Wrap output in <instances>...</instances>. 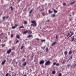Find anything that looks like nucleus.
Listing matches in <instances>:
<instances>
[{"instance_id":"17","label":"nucleus","mask_w":76,"mask_h":76,"mask_svg":"<svg viewBox=\"0 0 76 76\" xmlns=\"http://www.w3.org/2000/svg\"><path fill=\"white\" fill-rule=\"evenodd\" d=\"M53 11L54 12V13H57V11L55 9L53 10Z\"/></svg>"},{"instance_id":"43","label":"nucleus","mask_w":76,"mask_h":76,"mask_svg":"<svg viewBox=\"0 0 76 76\" xmlns=\"http://www.w3.org/2000/svg\"><path fill=\"white\" fill-rule=\"evenodd\" d=\"M70 66V64H68L67 65V66L68 67H69Z\"/></svg>"},{"instance_id":"48","label":"nucleus","mask_w":76,"mask_h":76,"mask_svg":"<svg viewBox=\"0 0 76 76\" xmlns=\"http://www.w3.org/2000/svg\"><path fill=\"white\" fill-rule=\"evenodd\" d=\"M1 35H3V33H1Z\"/></svg>"},{"instance_id":"40","label":"nucleus","mask_w":76,"mask_h":76,"mask_svg":"<svg viewBox=\"0 0 76 76\" xmlns=\"http://www.w3.org/2000/svg\"><path fill=\"white\" fill-rule=\"evenodd\" d=\"M72 56H71L70 58H69V60H70V59H72Z\"/></svg>"},{"instance_id":"4","label":"nucleus","mask_w":76,"mask_h":76,"mask_svg":"<svg viewBox=\"0 0 76 76\" xmlns=\"http://www.w3.org/2000/svg\"><path fill=\"white\" fill-rule=\"evenodd\" d=\"M12 52V50L11 49H10L8 50L7 52V53L8 54H9Z\"/></svg>"},{"instance_id":"22","label":"nucleus","mask_w":76,"mask_h":76,"mask_svg":"<svg viewBox=\"0 0 76 76\" xmlns=\"http://www.w3.org/2000/svg\"><path fill=\"white\" fill-rule=\"evenodd\" d=\"M16 37H17L18 39H19V38H20V37H19V36L18 35Z\"/></svg>"},{"instance_id":"12","label":"nucleus","mask_w":76,"mask_h":76,"mask_svg":"<svg viewBox=\"0 0 76 76\" xmlns=\"http://www.w3.org/2000/svg\"><path fill=\"white\" fill-rule=\"evenodd\" d=\"M64 54L65 55H67V51H65L64 52Z\"/></svg>"},{"instance_id":"11","label":"nucleus","mask_w":76,"mask_h":76,"mask_svg":"<svg viewBox=\"0 0 76 76\" xmlns=\"http://www.w3.org/2000/svg\"><path fill=\"white\" fill-rule=\"evenodd\" d=\"M45 47H46V45H45L44 47H41V48H42V49H43L44 50V49H45Z\"/></svg>"},{"instance_id":"28","label":"nucleus","mask_w":76,"mask_h":76,"mask_svg":"<svg viewBox=\"0 0 76 76\" xmlns=\"http://www.w3.org/2000/svg\"><path fill=\"white\" fill-rule=\"evenodd\" d=\"M56 65L57 66H59V63H58L57 64H56Z\"/></svg>"},{"instance_id":"61","label":"nucleus","mask_w":76,"mask_h":76,"mask_svg":"<svg viewBox=\"0 0 76 76\" xmlns=\"http://www.w3.org/2000/svg\"><path fill=\"white\" fill-rule=\"evenodd\" d=\"M75 65H76V64H75Z\"/></svg>"},{"instance_id":"59","label":"nucleus","mask_w":76,"mask_h":76,"mask_svg":"<svg viewBox=\"0 0 76 76\" xmlns=\"http://www.w3.org/2000/svg\"><path fill=\"white\" fill-rule=\"evenodd\" d=\"M9 76H11V75H9Z\"/></svg>"},{"instance_id":"60","label":"nucleus","mask_w":76,"mask_h":76,"mask_svg":"<svg viewBox=\"0 0 76 76\" xmlns=\"http://www.w3.org/2000/svg\"><path fill=\"white\" fill-rule=\"evenodd\" d=\"M42 10H41L40 11H42Z\"/></svg>"},{"instance_id":"19","label":"nucleus","mask_w":76,"mask_h":76,"mask_svg":"<svg viewBox=\"0 0 76 76\" xmlns=\"http://www.w3.org/2000/svg\"><path fill=\"white\" fill-rule=\"evenodd\" d=\"M48 12L49 13H53V11H50V10H48Z\"/></svg>"},{"instance_id":"15","label":"nucleus","mask_w":76,"mask_h":76,"mask_svg":"<svg viewBox=\"0 0 76 76\" xmlns=\"http://www.w3.org/2000/svg\"><path fill=\"white\" fill-rule=\"evenodd\" d=\"M23 34H26L27 33H28V32L27 31V30L26 31H24L23 32Z\"/></svg>"},{"instance_id":"36","label":"nucleus","mask_w":76,"mask_h":76,"mask_svg":"<svg viewBox=\"0 0 76 76\" xmlns=\"http://www.w3.org/2000/svg\"><path fill=\"white\" fill-rule=\"evenodd\" d=\"M41 42H45V40H42L41 41Z\"/></svg>"},{"instance_id":"56","label":"nucleus","mask_w":76,"mask_h":76,"mask_svg":"<svg viewBox=\"0 0 76 76\" xmlns=\"http://www.w3.org/2000/svg\"><path fill=\"white\" fill-rule=\"evenodd\" d=\"M7 37H6V39H7Z\"/></svg>"},{"instance_id":"50","label":"nucleus","mask_w":76,"mask_h":76,"mask_svg":"<svg viewBox=\"0 0 76 76\" xmlns=\"http://www.w3.org/2000/svg\"><path fill=\"white\" fill-rule=\"evenodd\" d=\"M7 27L8 26V25H7Z\"/></svg>"},{"instance_id":"9","label":"nucleus","mask_w":76,"mask_h":76,"mask_svg":"<svg viewBox=\"0 0 76 76\" xmlns=\"http://www.w3.org/2000/svg\"><path fill=\"white\" fill-rule=\"evenodd\" d=\"M56 43H57V42H54L52 44V46L54 45V44H56Z\"/></svg>"},{"instance_id":"45","label":"nucleus","mask_w":76,"mask_h":76,"mask_svg":"<svg viewBox=\"0 0 76 76\" xmlns=\"http://www.w3.org/2000/svg\"><path fill=\"white\" fill-rule=\"evenodd\" d=\"M3 19H5V17H4L3 18Z\"/></svg>"},{"instance_id":"39","label":"nucleus","mask_w":76,"mask_h":76,"mask_svg":"<svg viewBox=\"0 0 76 76\" xmlns=\"http://www.w3.org/2000/svg\"><path fill=\"white\" fill-rule=\"evenodd\" d=\"M8 75H9V74L7 73L6 74V76H8Z\"/></svg>"},{"instance_id":"44","label":"nucleus","mask_w":76,"mask_h":76,"mask_svg":"<svg viewBox=\"0 0 76 76\" xmlns=\"http://www.w3.org/2000/svg\"><path fill=\"white\" fill-rule=\"evenodd\" d=\"M17 26H18V25L15 24V27H16H16H17Z\"/></svg>"},{"instance_id":"23","label":"nucleus","mask_w":76,"mask_h":76,"mask_svg":"<svg viewBox=\"0 0 76 76\" xmlns=\"http://www.w3.org/2000/svg\"><path fill=\"white\" fill-rule=\"evenodd\" d=\"M24 28V26H21L20 27V29H21V28Z\"/></svg>"},{"instance_id":"53","label":"nucleus","mask_w":76,"mask_h":76,"mask_svg":"<svg viewBox=\"0 0 76 76\" xmlns=\"http://www.w3.org/2000/svg\"><path fill=\"white\" fill-rule=\"evenodd\" d=\"M70 16H72V15H70Z\"/></svg>"},{"instance_id":"46","label":"nucleus","mask_w":76,"mask_h":76,"mask_svg":"<svg viewBox=\"0 0 76 76\" xmlns=\"http://www.w3.org/2000/svg\"><path fill=\"white\" fill-rule=\"evenodd\" d=\"M18 40H17V41L16 42V43H18Z\"/></svg>"},{"instance_id":"47","label":"nucleus","mask_w":76,"mask_h":76,"mask_svg":"<svg viewBox=\"0 0 76 76\" xmlns=\"http://www.w3.org/2000/svg\"><path fill=\"white\" fill-rule=\"evenodd\" d=\"M47 22H50V20H47Z\"/></svg>"},{"instance_id":"24","label":"nucleus","mask_w":76,"mask_h":76,"mask_svg":"<svg viewBox=\"0 0 76 76\" xmlns=\"http://www.w3.org/2000/svg\"><path fill=\"white\" fill-rule=\"evenodd\" d=\"M52 73L53 74H55L56 73V71H53L52 72Z\"/></svg>"},{"instance_id":"20","label":"nucleus","mask_w":76,"mask_h":76,"mask_svg":"<svg viewBox=\"0 0 76 76\" xmlns=\"http://www.w3.org/2000/svg\"><path fill=\"white\" fill-rule=\"evenodd\" d=\"M56 62H54L53 63V66H55V65H56Z\"/></svg>"},{"instance_id":"5","label":"nucleus","mask_w":76,"mask_h":76,"mask_svg":"<svg viewBox=\"0 0 76 76\" xmlns=\"http://www.w3.org/2000/svg\"><path fill=\"white\" fill-rule=\"evenodd\" d=\"M44 63V61L42 60L39 62L40 64H43Z\"/></svg>"},{"instance_id":"1","label":"nucleus","mask_w":76,"mask_h":76,"mask_svg":"<svg viewBox=\"0 0 76 76\" xmlns=\"http://www.w3.org/2000/svg\"><path fill=\"white\" fill-rule=\"evenodd\" d=\"M31 23H33V24H31V26H34V25H35L36 26H37V23H35V21H33L31 22Z\"/></svg>"},{"instance_id":"14","label":"nucleus","mask_w":76,"mask_h":76,"mask_svg":"<svg viewBox=\"0 0 76 76\" xmlns=\"http://www.w3.org/2000/svg\"><path fill=\"white\" fill-rule=\"evenodd\" d=\"M74 39H75V37H74V36H73L72 39V41H74Z\"/></svg>"},{"instance_id":"29","label":"nucleus","mask_w":76,"mask_h":76,"mask_svg":"<svg viewBox=\"0 0 76 76\" xmlns=\"http://www.w3.org/2000/svg\"><path fill=\"white\" fill-rule=\"evenodd\" d=\"M23 47H24V46H22L21 48V50H22V49H23Z\"/></svg>"},{"instance_id":"55","label":"nucleus","mask_w":76,"mask_h":76,"mask_svg":"<svg viewBox=\"0 0 76 76\" xmlns=\"http://www.w3.org/2000/svg\"><path fill=\"white\" fill-rule=\"evenodd\" d=\"M1 41V39H0V41Z\"/></svg>"},{"instance_id":"3","label":"nucleus","mask_w":76,"mask_h":76,"mask_svg":"<svg viewBox=\"0 0 76 76\" xmlns=\"http://www.w3.org/2000/svg\"><path fill=\"white\" fill-rule=\"evenodd\" d=\"M27 31V33H28V34H32V31H31V30H28Z\"/></svg>"},{"instance_id":"18","label":"nucleus","mask_w":76,"mask_h":76,"mask_svg":"<svg viewBox=\"0 0 76 76\" xmlns=\"http://www.w3.org/2000/svg\"><path fill=\"white\" fill-rule=\"evenodd\" d=\"M63 4L64 6H66V3H63Z\"/></svg>"},{"instance_id":"52","label":"nucleus","mask_w":76,"mask_h":76,"mask_svg":"<svg viewBox=\"0 0 76 76\" xmlns=\"http://www.w3.org/2000/svg\"><path fill=\"white\" fill-rule=\"evenodd\" d=\"M70 33H72V31H70Z\"/></svg>"},{"instance_id":"31","label":"nucleus","mask_w":76,"mask_h":76,"mask_svg":"<svg viewBox=\"0 0 76 76\" xmlns=\"http://www.w3.org/2000/svg\"><path fill=\"white\" fill-rule=\"evenodd\" d=\"M24 24H25V25L26 24H27V21H25L24 22Z\"/></svg>"},{"instance_id":"58","label":"nucleus","mask_w":76,"mask_h":76,"mask_svg":"<svg viewBox=\"0 0 76 76\" xmlns=\"http://www.w3.org/2000/svg\"><path fill=\"white\" fill-rule=\"evenodd\" d=\"M70 10H69V12H70Z\"/></svg>"},{"instance_id":"37","label":"nucleus","mask_w":76,"mask_h":76,"mask_svg":"<svg viewBox=\"0 0 76 76\" xmlns=\"http://www.w3.org/2000/svg\"><path fill=\"white\" fill-rule=\"evenodd\" d=\"M69 35H70V33H68V35H67V37H69Z\"/></svg>"},{"instance_id":"27","label":"nucleus","mask_w":76,"mask_h":76,"mask_svg":"<svg viewBox=\"0 0 76 76\" xmlns=\"http://www.w3.org/2000/svg\"><path fill=\"white\" fill-rule=\"evenodd\" d=\"M16 27L13 26L12 27V29H15Z\"/></svg>"},{"instance_id":"6","label":"nucleus","mask_w":76,"mask_h":76,"mask_svg":"<svg viewBox=\"0 0 76 76\" xmlns=\"http://www.w3.org/2000/svg\"><path fill=\"white\" fill-rule=\"evenodd\" d=\"M6 61L4 60V61L2 63V65H3L5 63H6Z\"/></svg>"},{"instance_id":"42","label":"nucleus","mask_w":76,"mask_h":76,"mask_svg":"<svg viewBox=\"0 0 76 76\" xmlns=\"http://www.w3.org/2000/svg\"><path fill=\"white\" fill-rule=\"evenodd\" d=\"M25 50H23L22 51V53H23H23H25Z\"/></svg>"},{"instance_id":"10","label":"nucleus","mask_w":76,"mask_h":76,"mask_svg":"<svg viewBox=\"0 0 76 76\" xmlns=\"http://www.w3.org/2000/svg\"><path fill=\"white\" fill-rule=\"evenodd\" d=\"M26 64H27L26 62H25L23 64V66H25L26 65Z\"/></svg>"},{"instance_id":"34","label":"nucleus","mask_w":76,"mask_h":76,"mask_svg":"<svg viewBox=\"0 0 76 76\" xmlns=\"http://www.w3.org/2000/svg\"><path fill=\"white\" fill-rule=\"evenodd\" d=\"M11 37H13V34H12L11 35Z\"/></svg>"},{"instance_id":"57","label":"nucleus","mask_w":76,"mask_h":76,"mask_svg":"<svg viewBox=\"0 0 76 76\" xmlns=\"http://www.w3.org/2000/svg\"><path fill=\"white\" fill-rule=\"evenodd\" d=\"M69 37H69H69H68V38H69Z\"/></svg>"},{"instance_id":"51","label":"nucleus","mask_w":76,"mask_h":76,"mask_svg":"<svg viewBox=\"0 0 76 76\" xmlns=\"http://www.w3.org/2000/svg\"><path fill=\"white\" fill-rule=\"evenodd\" d=\"M71 19L70 18L69 21H71Z\"/></svg>"},{"instance_id":"16","label":"nucleus","mask_w":76,"mask_h":76,"mask_svg":"<svg viewBox=\"0 0 76 76\" xmlns=\"http://www.w3.org/2000/svg\"><path fill=\"white\" fill-rule=\"evenodd\" d=\"M71 54H72V52L70 51L69 52V55H70Z\"/></svg>"},{"instance_id":"7","label":"nucleus","mask_w":76,"mask_h":76,"mask_svg":"<svg viewBox=\"0 0 76 76\" xmlns=\"http://www.w3.org/2000/svg\"><path fill=\"white\" fill-rule=\"evenodd\" d=\"M52 17H53V18H54L55 16H56V15L54 14H52L51 15Z\"/></svg>"},{"instance_id":"41","label":"nucleus","mask_w":76,"mask_h":76,"mask_svg":"<svg viewBox=\"0 0 76 76\" xmlns=\"http://www.w3.org/2000/svg\"><path fill=\"white\" fill-rule=\"evenodd\" d=\"M59 76H61V75H62L61 74V73L59 74Z\"/></svg>"},{"instance_id":"8","label":"nucleus","mask_w":76,"mask_h":76,"mask_svg":"<svg viewBox=\"0 0 76 76\" xmlns=\"http://www.w3.org/2000/svg\"><path fill=\"white\" fill-rule=\"evenodd\" d=\"M73 34H74V32L72 33L71 35L69 36V37H72V36L73 35Z\"/></svg>"},{"instance_id":"30","label":"nucleus","mask_w":76,"mask_h":76,"mask_svg":"<svg viewBox=\"0 0 76 76\" xmlns=\"http://www.w3.org/2000/svg\"><path fill=\"white\" fill-rule=\"evenodd\" d=\"M42 15L43 16H44L45 15V14L44 13H43Z\"/></svg>"},{"instance_id":"26","label":"nucleus","mask_w":76,"mask_h":76,"mask_svg":"<svg viewBox=\"0 0 76 76\" xmlns=\"http://www.w3.org/2000/svg\"><path fill=\"white\" fill-rule=\"evenodd\" d=\"M33 12L32 10H31L29 12L30 13H31Z\"/></svg>"},{"instance_id":"38","label":"nucleus","mask_w":76,"mask_h":76,"mask_svg":"<svg viewBox=\"0 0 76 76\" xmlns=\"http://www.w3.org/2000/svg\"><path fill=\"white\" fill-rule=\"evenodd\" d=\"M36 39L37 40V41H39V39H38V38H37Z\"/></svg>"},{"instance_id":"2","label":"nucleus","mask_w":76,"mask_h":76,"mask_svg":"<svg viewBox=\"0 0 76 76\" xmlns=\"http://www.w3.org/2000/svg\"><path fill=\"white\" fill-rule=\"evenodd\" d=\"M49 64H50V60H48L46 62L45 64V65L47 66L49 65Z\"/></svg>"},{"instance_id":"25","label":"nucleus","mask_w":76,"mask_h":76,"mask_svg":"<svg viewBox=\"0 0 76 76\" xmlns=\"http://www.w3.org/2000/svg\"><path fill=\"white\" fill-rule=\"evenodd\" d=\"M46 52H47L48 51V48H46Z\"/></svg>"},{"instance_id":"32","label":"nucleus","mask_w":76,"mask_h":76,"mask_svg":"<svg viewBox=\"0 0 76 76\" xmlns=\"http://www.w3.org/2000/svg\"><path fill=\"white\" fill-rule=\"evenodd\" d=\"M2 46L3 47H4V46H5V44H2Z\"/></svg>"},{"instance_id":"35","label":"nucleus","mask_w":76,"mask_h":76,"mask_svg":"<svg viewBox=\"0 0 76 76\" xmlns=\"http://www.w3.org/2000/svg\"><path fill=\"white\" fill-rule=\"evenodd\" d=\"M10 8H11V10H13V8L12 7H10Z\"/></svg>"},{"instance_id":"54","label":"nucleus","mask_w":76,"mask_h":76,"mask_svg":"<svg viewBox=\"0 0 76 76\" xmlns=\"http://www.w3.org/2000/svg\"><path fill=\"white\" fill-rule=\"evenodd\" d=\"M73 15H74V13L73 14Z\"/></svg>"},{"instance_id":"33","label":"nucleus","mask_w":76,"mask_h":76,"mask_svg":"<svg viewBox=\"0 0 76 76\" xmlns=\"http://www.w3.org/2000/svg\"><path fill=\"white\" fill-rule=\"evenodd\" d=\"M75 3V2H71L70 3V4H74V3Z\"/></svg>"},{"instance_id":"49","label":"nucleus","mask_w":76,"mask_h":76,"mask_svg":"<svg viewBox=\"0 0 76 76\" xmlns=\"http://www.w3.org/2000/svg\"><path fill=\"white\" fill-rule=\"evenodd\" d=\"M9 18V16H7V17H6L7 19V18Z\"/></svg>"},{"instance_id":"13","label":"nucleus","mask_w":76,"mask_h":76,"mask_svg":"<svg viewBox=\"0 0 76 76\" xmlns=\"http://www.w3.org/2000/svg\"><path fill=\"white\" fill-rule=\"evenodd\" d=\"M28 38H30V37H33L32 35H29L28 36Z\"/></svg>"},{"instance_id":"21","label":"nucleus","mask_w":76,"mask_h":76,"mask_svg":"<svg viewBox=\"0 0 76 76\" xmlns=\"http://www.w3.org/2000/svg\"><path fill=\"white\" fill-rule=\"evenodd\" d=\"M58 36L56 35V39H58Z\"/></svg>"}]
</instances>
